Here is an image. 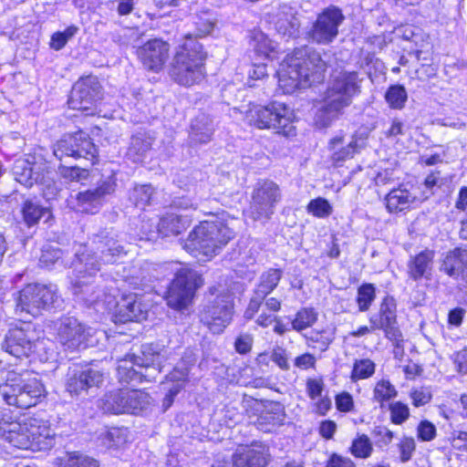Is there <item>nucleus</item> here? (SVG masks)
I'll return each instance as SVG.
<instances>
[{"mask_svg": "<svg viewBox=\"0 0 467 467\" xmlns=\"http://www.w3.org/2000/svg\"><path fill=\"white\" fill-rule=\"evenodd\" d=\"M253 344L252 337L248 335L240 336L235 341V349L240 354H245L251 350Z\"/></svg>", "mask_w": 467, "mask_h": 467, "instance_id": "62", "label": "nucleus"}, {"mask_svg": "<svg viewBox=\"0 0 467 467\" xmlns=\"http://www.w3.org/2000/svg\"><path fill=\"white\" fill-rule=\"evenodd\" d=\"M385 99L391 109H401L408 99V94L403 86L393 85L386 91Z\"/></svg>", "mask_w": 467, "mask_h": 467, "instance_id": "37", "label": "nucleus"}, {"mask_svg": "<svg viewBox=\"0 0 467 467\" xmlns=\"http://www.w3.org/2000/svg\"><path fill=\"white\" fill-rule=\"evenodd\" d=\"M152 139L146 133H138L131 138L128 155L133 161H141L145 153L150 149Z\"/></svg>", "mask_w": 467, "mask_h": 467, "instance_id": "32", "label": "nucleus"}, {"mask_svg": "<svg viewBox=\"0 0 467 467\" xmlns=\"http://www.w3.org/2000/svg\"><path fill=\"white\" fill-rule=\"evenodd\" d=\"M336 407L341 412H349L354 408L352 396L348 392H341L336 396Z\"/></svg>", "mask_w": 467, "mask_h": 467, "instance_id": "56", "label": "nucleus"}, {"mask_svg": "<svg viewBox=\"0 0 467 467\" xmlns=\"http://www.w3.org/2000/svg\"><path fill=\"white\" fill-rule=\"evenodd\" d=\"M233 314V294L222 285L211 288L208 303L201 314L202 322L213 334H220L230 324Z\"/></svg>", "mask_w": 467, "mask_h": 467, "instance_id": "10", "label": "nucleus"}, {"mask_svg": "<svg viewBox=\"0 0 467 467\" xmlns=\"http://www.w3.org/2000/svg\"><path fill=\"white\" fill-rule=\"evenodd\" d=\"M410 397L415 407L424 406L431 400V393L427 388L414 389L410 391Z\"/></svg>", "mask_w": 467, "mask_h": 467, "instance_id": "52", "label": "nucleus"}, {"mask_svg": "<svg viewBox=\"0 0 467 467\" xmlns=\"http://www.w3.org/2000/svg\"><path fill=\"white\" fill-rule=\"evenodd\" d=\"M389 409L390 420L394 424L400 425L410 418L409 407L400 401L390 403Z\"/></svg>", "mask_w": 467, "mask_h": 467, "instance_id": "48", "label": "nucleus"}, {"mask_svg": "<svg viewBox=\"0 0 467 467\" xmlns=\"http://www.w3.org/2000/svg\"><path fill=\"white\" fill-rule=\"evenodd\" d=\"M188 377V368H174L168 376V380L172 382L173 385L169 389L168 393L163 399L162 407L163 410H168L173 403L174 397L181 391L184 387V384Z\"/></svg>", "mask_w": 467, "mask_h": 467, "instance_id": "31", "label": "nucleus"}, {"mask_svg": "<svg viewBox=\"0 0 467 467\" xmlns=\"http://www.w3.org/2000/svg\"><path fill=\"white\" fill-rule=\"evenodd\" d=\"M305 337L308 347L325 351L334 340V333L331 329L311 330Z\"/></svg>", "mask_w": 467, "mask_h": 467, "instance_id": "34", "label": "nucleus"}, {"mask_svg": "<svg viewBox=\"0 0 467 467\" xmlns=\"http://www.w3.org/2000/svg\"><path fill=\"white\" fill-rule=\"evenodd\" d=\"M34 339L32 326L26 321L21 327H14L8 330L3 343V349L18 359L28 358L35 351L41 360L47 361L57 358L54 349L49 348L53 345L52 342L45 339L35 342Z\"/></svg>", "mask_w": 467, "mask_h": 467, "instance_id": "9", "label": "nucleus"}, {"mask_svg": "<svg viewBox=\"0 0 467 467\" xmlns=\"http://www.w3.org/2000/svg\"><path fill=\"white\" fill-rule=\"evenodd\" d=\"M61 256V251L57 250V249H53V250H43L42 251V254L40 256V263L44 265V266H49L53 264H55Z\"/></svg>", "mask_w": 467, "mask_h": 467, "instance_id": "61", "label": "nucleus"}, {"mask_svg": "<svg viewBox=\"0 0 467 467\" xmlns=\"http://www.w3.org/2000/svg\"><path fill=\"white\" fill-rule=\"evenodd\" d=\"M57 299V295L55 286L27 285L19 294L16 313L21 317H25L23 314L36 317L41 309L51 306Z\"/></svg>", "mask_w": 467, "mask_h": 467, "instance_id": "15", "label": "nucleus"}, {"mask_svg": "<svg viewBox=\"0 0 467 467\" xmlns=\"http://www.w3.org/2000/svg\"><path fill=\"white\" fill-rule=\"evenodd\" d=\"M364 146V140L355 138H346L343 135L335 136L329 142L332 150L331 159L336 165H340L346 160L353 158L358 149Z\"/></svg>", "mask_w": 467, "mask_h": 467, "instance_id": "26", "label": "nucleus"}, {"mask_svg": "<svg viewBox=\"0 0 467 467\" xmlns=\"http://www.w3.org/2000/svg\"><path fill=\"white\" fill-rule=\"evenodd\" d=\"M54 154L61 160L63 157L93 159L96 158L97 149L83 131L65 135L54 147Z\"/></svg>", "mask_w": 467, "mask_h": 467, "instance_id": "18", "label": "nucleus"}, {"mask_svg": "<svg viewBox=\"0 0 467 467\" xmlns=\"http://www.w3.org/2000/svg\"><path fill=\"white\" fill-rule=\"evenodd\" d=\"M40 171L42 164L33 162L29 158H19L13 166V174L17 182L27 188L32 187L34 183L45 185L42 189L43 196L47 200H51L57 195V190L44 176L40 179Z\"/></svg>", "mask_w": 467, "mask_h": 467, "instance_id": "17", "label": "nucleus"}, {"mask_svg": "<svg viewBox=\"0 0 467 467\" xmlns=\"http://www.w3.org/2000/svg\"><path fill=\"white\" fill-rule=\"evenodd\" d=\"M372 435L376 439L377 444L380 447L389 445L394 437L393 432L384 426L376 427L372 431Z\"/></svg>", "mask_w": 467, "mask_h": 467, "instance_id": "53", "label": "nucleus"}, {"mask_svg": "<svg viewBox=\"0 0 467 467\" xmlns=\"http://www.w3.org/2000/svg\"><path fill=\"white\" fill-rule=\"evenodd\" d=\"M344 20L340 9L330 6L320 13L309 31V37L318 44L331 43L338 34V27Z\"/></svg>", "mask_w": 467, "mask_h": 467, "instance_id": "19", "label": "nucleus"}, {"mask_svg": "<svg viewBox=\"0 0 467 467\" xmlns=\"http://www.w3.org/2000/svg\"><path fill=\"white\" fill-rule=\"evenodd\" d=\"M62 467H99V463L93 458L79 452H71L67 455Z\"/></svg>", "mask_w": 467, "mask_h": 467, "instance_id": "47", "label": "nucleus"}, {"mask_svg": "<svg viewBox=\"0 0 467 467\" xmlns=\"http://www.w3.org/2000/svg\"><path fill=\"white\" fill-rule=\"evenodd\" d=\"M317 359L315 356L309 353H305L296 358L295 366L300 369H308L314 368L316 365Z\"/></svg>", "mask_w": 467, "mask_h": 467, "instance_id": "60", "label": "nucleus"}, {"mask_svg": "<svg viewBox=\"0 0 467 467\" xmlns=\"http://www.w3.org/2000/svg\"><path fill=\"white\" fill-rule=\"evenodd\" d=\"M281 276L282 272L278 269H269L264 273L257 286L256 295L262 298L266 296L276 287Z\"/></svg>", "mask_w": 467, "mask_h": 467, "instance_id": "35", "label": "nucleus"}, {"mask_svg": "<svg viewBox=\"0 0 467 467\" xmlns=\"http://www.w3.org/2000/svg\"><path fill=\"white\" fill-rule=\"evenodd\" d=\"M127 439L126 428H110L105 431L103 443L109 448H119L127 441Z\"/></svg>", "mask_w": 467, "mask_h": 467, "instance_id": "43", "label": "nucleus"}, {"mask_svg": "<svg viewBox=\"0 0 467 467\" xmlns=\"http://www.w3.org/2000/svg\"><path fill=\"white\" fill-rule=\"evenodd\" d=\"M98 250L100 254L99 259L104 264L115 263L123 254L122 247L117 244V243L113 239H110L107 241V243L99 245L98 247Z\"/></svg>", "mask_w": 467, "mask_h": 467, "instance_id": "40", "label": "nucleus"}, {"mask_svg": "<svg viewBox=\"0 0 467 467\" xmlns=\"http://www.w3.org/2000/svg\"><path fill=\"white\" fill-rule=\"evenodd\" d=\"M23 214L26 223L28 225L36 223L41 217L47 214L49 216V210L42 208L32 202H26L23 208Z\"/></svg>", "mask_w": 467, "mask_h": 467, "instance_id": "46", "label": "nucleus"}, {"mask_svg": "<svg viewBox=\"0 0 467 467\" xmlns=\"http://www.w3.org/2000/svg\"><path fill=\"white\" fill-rule=\"evenodd\" d=\"M360 80L357 72L344 71L334 77L327 88L324 103L317 114V122L327 126L348 107L360 92Z\"/></svg>", "mask_w": 467, "mask_h": 467, "instance_id": "5", "label": "nucleus"}, {"mask_svg": "<svg viewBox=\"0 0 467 467\" xmlns=\"http://www.w3.org/2000/svg\"><path fill=\"white\" fill-rule=\"evenodd\" d=\"M84 374L81 370H75L68 375L66 389L71 396H78L88 391L87 382L84 381Z\"/></svg>", "mask_w": 467, "mask_h": 467, "instance_id": "42", "label": "nucleus"}, {"mask_svg": "<svg viewBox=\"0 0 467 467\" xmlns=\"http://www.w3.org/2000/svg\"><path fill=\"white\" fill-rule=\"evenodd\" d=\"M324 383L322 379H310L306 382V390L311 400H316L321 397L323 392Z\"/></svg>", "mask_w": 467, "mask_h": 467, "instance_id": "58", "label": "nucleus"}, {"mask_svg": "<svg viewBox=\"0 0 467 467\" xmlns=\"http://www.w3.org/2000/svg\"><path fill=\"white\" fill-rule=\"evenodd\" d=\"M170 46L167 42L154 38L137 49V56L143 67L152 72H160L169 58Z\"/></svg>", "mask_w": 467, "mask_h": 467, "instance_id": "21", "label": "nucleus"}, {"mask_svg": "<svg viewBox=\"0 0 467 467\" xmlns=\"http://www.w3.org/2000/svg\"><path fill=\"white\" fill-rule=\"evenodd\" d=\"M373 448L369 438L362 434L352 442L351 452L355 457L366 459L372 453Z\"/></svg>", "mask_w": 467, "mask_h": 467, "instance_id": "45", "label": "nucleus"}, {"mask_svg": "<svg viewBox=\"0 0 467 467\" xmlns=\"http://www.w3.org/2000/svg\"><path fill=\"white\" fill-rule=\"evenodd\" d=\"M306 211L314 217L324 219L329 217L332 214L333 206L327 199L323 197H317L308 202Z\"/></svg>", "mask_w": 467, "mask_h": 467, "instance_id": "41", "label": "nucleus"}, {"mask_svg": "<svg viewBox=\"0 0 467 467\" xmlns=\"http://www.w3.org/2000/svg\"><path fill=\"white\" fill-rule=\"evenodd\" d=\"M451 358L456 370L461 374H467V347L455 352Z\"/></svg>", "mask_w": 467, "mask_h": 467, "instance_id": "57", "label": "nucleus"}, {"mask_svg": "<svg viewBox=\"0 0 467 467\" xmlns=\"http://www.w3.org/2000/svg\"><path fill=\"white\" fill-rule=\"evenodd\" d=\"M114 190V182L108 180L94 190L78 192L76 209L83 213H95L102 205L105 197L112 193Z\"/></svg>", "mask_w": 467, "mask_h": 467, "instance_id": "24", "label": "nucleus"}, {"mask_svg": "<svg viewBox=\"0 0 467 467\" xmlns=\"http://www.w3.org/2000/svg\"><path fill=\"white\" fill-rule=\"evenodd\" d=\"M147 316L148 306L142 303L141 297L137 294H128L123 296L121 300L118 303L115 322H140L145 320Z\"/></svg>", "mask_w": 467, "mask_h": 467, "instance_id": "23", "label": "nucleus"}, {"mask_svg": "<svg viewBox=\"0 0 467 467\" xmlns=\"http://www.w3.org/2000/svg\"><path fill=\"white\" fill-rule=\"evenodd\" d=\"M266 456L265 447L254 445L252 448L242 447L234 455L233 467H265ZM212 467H225L224 465H213Z\"/></svg>", "mask_w": 467, "mask_h": 467, "instance_id": "27", "label": "nucleus"}, {"mask_svg": "<svg viewBox=\"0 0 467 467\" xmlns=\"http://www.w3.org/2000/svg\"><path fill=\"white\" fill-rule=\"evenodd\" d=\"M370 329H383L386 336L395 341H399L401 335L394 327L396 322V303L393 297L386 296L379 308V316H371L369 318Z\"/></svg>", "mask_w": 467, "mask_h": 467, "instance_id": "22", "label": "nucleus"}, {"mask_svg": "<svg viewBox=\"0 0 467 467\" xmlns=\"http://www.w3.org/2000/svg\"><path fill=\"white\" fill-rule=\"evenodd\" d=\"M272 23L277 33L283 36H293L298 29V21L293 8L287 5L281 6L273 14Z\"/></svg>", "mask_w": 467, "mask_h": 467, "instance_id": "29", "label": "nucleus"}, {"mask_svg": "<svg viewBox=\"0 0 467 467\" xmlns=\"http://www.w3.org/2000/svg\"><path fill=\"white\" fill-rule=\"evenodd\" d=\"M272 360L282 369H288L289 364L286 351L282 348H276L271 355Z\"/></svg>", "mask_w": 467, "mask_h": 467, "instance_id": "59", "label": "nucleus"}, {"mask_svg": "<svg viewBox=\"0 0 467 467\" xmlns=\"http://www.w3.org/2000/svg\"><path fill=\"white\" fill-rule=\"evenodd\" d=\"M78 262L75 263V270L78 274L72 280V290L76 296L89 305H99V295L95 288L91 285L89 279L99 271V264L94 255L85 254L84 252L77 253Z\"/></svg>", "mask_w": 467, "mask_h": 467, "instance_id": "14", "label": "nucleus"}, {"mask_svg": "<svg viewBox=\"0 0 467 467\" xmlns=\"http://www.w3.org/2000/svg\"><path fill=\"white\" fill-rule=\"evenodd\" d=\"M376 297L372 284H364L358 289L357 303L361 312L367 311Z\"/></svg>", "mask_w": 467, "mask_h": 467, "instance_id": "44", "label": "nucleus"}, {"mask_svg": "<svg viewBox=\"0 0 467 467\" xmlns=\"http://www.w3.org/2000/svg\"><path fill=\"white\" fill-rule=\"evenodd\" d=\"M451 445L454 449L467 451V432L459 431L451 441Z\"/></svg>", "mask_w": 467, "mask_h": 467, "instance_id": "64", "label": "nucleus"}, {"mask_svg": "<svg viewBox=\"0 0 467 467\" xmlns=\"http://www.w3.org/2000/svg\"><path fill=\"white\" fill-rule=\"evenodd\" d=\"M416 444L413 438L404 437L400 443V460L406 462L411 459Z\"/></svg>", "mask_w": 467, "mask_h": 467, "instance_id": "55", "label": "nucleus"}, {"mask_svg": "<svg viewBox=\"0 0 467 467\" xmlns=\"http://www.w3.org/2000/svg\"><path fill=\"white\" fill-rule=\"evenodd\" d=\"M213 28V23H204L203 28L198 29L195 37L187 35L183 43L179 46L173 58L171 75L180 85L191 86L198 83L203 78L205 54L196 37H202L210 34Z\"/></svg>", "mask_w": 467, "mask_h": 467, "instance_id": "4", "label": "nucleus"}, {"mask_svg": "<svg viewBox=\"0 0 467 467\" xmlns=\"http://www.w3.org/2000/svg\"><path fill=\"white\" fill-rule=\"evenodd\" d=\"M191 220L184 215L177 213H168L160 219L157 225V232L149 231L143 233L140 239L153 240L157 235L162 237H169L171 235H178L190 225Z\"/></svg>", "mask_w": 467, "mask_h": 467, "instance_id": "25", "label": "nucleus"}, {"mask_svg": "<svg viewBox=\"0 0 467 467\" xmlns=\"http://www.w3.org/2000/svg\"><path fill=\"white\" fill-rule=\"evenodd\" d=\"M317 320V313L312 307L301 308L292 320L293 329L300 332L312 327Z\"/></svg>", "mask_w": 467, "mask_h": 467, "instance_id": "36", "label": "nucleus"}, {"mask_svg": "<svg viewBox=\"0 0 467 467\" xmlns=\"http://www.w3.org/2000/svg\"><path fill=\"white\" fill-rule=\"evenodd\" d=\"M244 120L259 130H275L285 137L296 136L294 111L284 103L272 102L266 106L251 105L245 112Z\"/></svg>", "mask_w": 467, "mask_h": 467, "instance_id": "7", "label": "nucleus"}, {"mask_svg": "<svg viewBox=\"0 0 467 467\" xmlns=\"http://www.w3.org/2000/svg\"><path fill=\"white\" fill-rule=\"evenodd\" d=\"M417 202L416 195L403 188L392 190L386 197V206L390 213L409 209Z\"/></svg>", "mask_w": 467, "mask_h": 467, "instance_id": "30", "label": "nucleus"}, {"mask_svg": "<svg viewBox=\"0 0 467 467\" xmlns=\"http://www.w3.org/2000/svg\"><path fill=\"white\" fill-rule=\"evenodd\" d=\"M281 200L278 185L271 181L259 183L253 194L251 213L254 220L267 219L274 213V207Z\"/></svg>", "mask_w": 467, "mask_h": 467, "instance_id": "20", "label": "nucleus"}, {"mask_svg": "<svg viewBox=\"0 0 467 467\" xmlns=\"http://www.w3.org/2000/svg\"><path fill=\"white\" fill-rule=\"evenodd\" d=\"M235 223L225 212L213 214L190 233L183 249L200 261L210 260L234 237Z\"/></svg>", "mask_w": 467, "mask_h": 467, "instance_id": "1", "label": "nucleus"}, {"mask_svg": "<svg viewBox=\"0 0 467 467\" xmlns=\"http://www.w3.org/2000/svg\"><path fill=\"white\" fill-rule=\"evenodd\" d=\"M375 363L369 358L357 359L353 364L350 379L356 382L370 378L375 373Z\"/></svg>", "mask_w": 467, "mask_h": 467, "instance_id": "38", "label": "nucleus"}, {"mask_svg": "<svg viewBox=\"0 0 467 467\" xmlns=\"http://www.w3.org/2000/svg\"><path fill=\"white\" fill-rule=\"evenodd\" d=\"M433 259L431 251H423L416 255L409 264V274L411 278L417 280L428 272Z\"/></svg>", "mask_w": 467, "mask_h": 467, "instance_id": "33", "label": "nucleus"}, {"mask_svg": "<svg viewBox=\"0 0 467 467\" xmlns=\"http://www.w3.org/2000/svg\"><path fill=\"white\" fill-rule=\"evenodd\" d=\"M175 277L167 296V305L175 309L186 308L193 298L195 291L203 284L202 275L186 265H176Z\"/></svg>", "mask_w": 467, "mask_h": 467, "instance_id": "11", "label": "nucleus"}, {"mask_svg": "<svg viewBox=\"0 0 467 467\" xmlns=\"http://www.w3.org/2000/svg\"><path fill=\"white\" fill-rule=\"evenodd\" d=\"M398 391L394 385L389 379H382L379 380L373 389L374 400L381 405L391 399H394Z\"/></svg>", "mask_w": 467, "mask_h": 467, "instance_id": "39", "label": "nucleus"}, {"mask_svg": "<svg viewBox=\"0 0 467 467\" xmlns=\"http://www.w3.org/2000/svg\"><path fill=\"white\" fill-rule=\"evenodd\" d=\"M84 374V381L87 382V388H99L104 381L106 374L96 368L88 367L82 369Z\"/></svg>", "mask_w": 467, "mask_h": 467, "instance_id": "50", "label": "nucleus"}, {"mask_svg": "<svg viewBox=\"0 0 467 467\" xmlns=\"http://www.w3.org/2000/svg\"><path fill=\"white\" fill-rule=\"evenodd\" d=\"M57 340L66 349H79L92 346L95 331L73 317H64L53 325Z\"/></svg>", "mask_w": 467, "mask_h": 467, "instance_id": "12", "label": "nucleus"}, {"mask_svg": "<svg viewBox=\"0 0 467 467\" xmlns=\"http://www.w3.org/2000/svg\"><path fill=\"white\" fill-rule=\"evenodd\" d=\"M437 430L436 426L425 420H421L417 427V437L421 441H431L436 437Z\"/></svg>", "mask_w": 467, "mask_h": 467, "instance_id": "51", "label": "nucleus"}, {"mask_svg": "<svg viewBox=\"0 0 467 467\" xmlns=\"http://www.w3.org/2000/svg\"><path fill=\"white\" fill-rule=\"evenodd\" d=\"M59 172L63 178L74 182L80 181L82 179H86L88 177L87 170H80L78 167H65L62 166L59 168Z\"/></svg>", "mask_w": 467, "mask_h": 467, "instance_id": "54", "label": "nucleus"}, {"mask_svg": "<svg viewBox=\"0 0 467 467\" xmlns=\"http://www.w3.org/2000/svg\"><path fill=\"white\" fill-rule=\"evenodd\" d=\"M100 84L96 77L82 78L73 86L68 106L72 109L83 111L86 115H94L93 106L100 99Z\"/></svg>", "mask_w": 467, "mask_h": 467, "instance_id": "16", "label": "nucleus"}, {"mask_svg": "<svg viewBox=\"0 0 467 467\" xmlns=\"http://www.w3.org/2000/svg\"><path fill=\"white\" fill-rule=\"evenodd\" d=\"M406 130L405 124L400 119H394L387 131V136L396 138L399 135H404L406 133Z\"/></svg>", "mask_w": 467, "mask_h": 467, "instance_id": "63", "label": "nucleus"}, {"mask_svg": "<svg viewBox=\"0 0 467 467\" xmlns=\"http://www.w3.org/2000/svg\"><path fill=\"white\" fill-rule=\"evenodd\" d=\"M100 402L106 413L139 414L150 404V397L141 390L119 389L106 394Z\"/></svg>", "mask_w": 467, "mask_h": 467, "instance_id": "13", "label": "nucleus"}, {"mask_svg": "<svg viewBox=\"0 0 467 467\" xmlns=\"http://www.w3.org/2000/svg\"><path fill=\"white\" fill-rule=\"evenodd\" d=\"M0 392L8 405L27 409L36 406L45 397L46 390L36 376L9 372L5 383L0 386Z\"/></svg>", "mask_w": 467, "mask_h": 467, "instance_id": "8", "label": "nucleus"}, {"mask_svg": "<svg viewBox=\"0 0 467 467\" xmlns=\"http://www.w3.org/2000/svg\"><path fill=\"white\" fill-rule=\"evenodd\" d=\"M249 45L257 58L268 60L278 58V45L260 30L252 32Z\"/></svg>", "mask_w": 467, "mask_h": 467, "instance_id": "28", "label": "nucleus"}, {"mask_svg": "<svg viewBox=\"0 0 467 467\" xmlns=\"http://www.w3.org/2000/svg\"><path fill=\"white\" fill-rule=\"evenodd\" d=\"M326 63L319 53L307 47L288 54L277 69L278 85L284 93H293L323 79Z\"/></svg>", "mask_w": 467, "mask_h": 467, "instance_id": "2", "label": "nucleus"}, {"mask_svg": "<svg viewBox=\"0 0 467 467\" xmlns=\"http://www.w3.org/2000/svg\"><path fill=\"white\" fill-rule=\"evenodd\" d=\"M167 350L153 344L143 345L141 357L127 356L118 361V377L122 382L151 381L162 369Z\"/></svg>", "mask_w": 467, "mask_h": 467, "instance_id": "6", "label": "nucleus"}, {"mask_svg": "<svg viewBox=\"0 0 467 467\" xmlns=\"http://www.w3.org/2000/svg\"><path fill=\"white\" fill-rule=\"evenodd\" d=\"M153 194V189L150 185L136 186L130 195L136 206L144 207L150 203Z\"/></svg>", "mask_w": 467, "mask_h": 467, "instance_id": "49", "label": "nucleus"}, {"mask_svg": "<svg viewBox=\"0 0 467 467\" xmlns=\"http://www.w3.org/2000/svg\"><path fill=\"white\" fill-rule=\"evenodd\" d=\"M54 431L49 425L36 418L13 420L5 414L0 419V437L12 446L31 451H45L54 444Z\"/></svg>", "mask_w": 467, "mask_h": 467, "instance_id": "3", "label": "nucleus"}]
</instances>
